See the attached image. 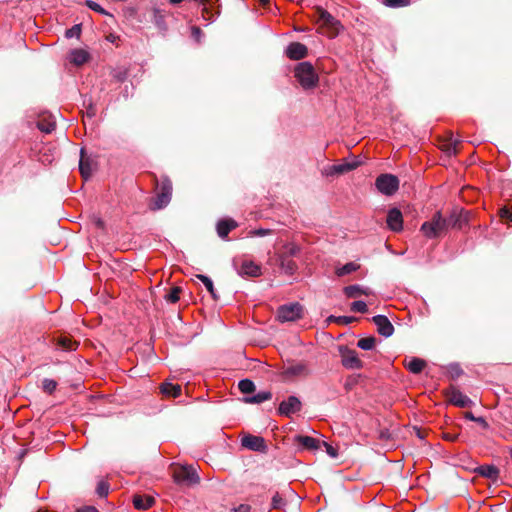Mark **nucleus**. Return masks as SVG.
<instances>
[{
    "label": "nucleus",
    "instance_id": "f257e3e1",
    "mask_svg": "<svg viewBox=\"0 0 512 512\" xmlns=\"http://www.w3.org/2000/svg\"><path fill=\"white\" fill-rule=\"evenodd\" d=\"M294 76L303 89H313L318 85L319 76L314 66L307 61L298 63L294 68Z\"/></svg>",
    "mask_w": 512,
    "mask_h": 512
},
{
    "label": "nucleus",
    "instance_id": "f03ea898",
    "mask_svg": "<svg viewBox=\"0 0 512 512\" xmlns=\"http://www.w3.org/2000/svg\"><path fill=\"white\" fill-rule=\"evenodd\" d=\"M170 469L173 480L178 485L193 486L200 482L196 468L192 465L172 464Z\"/></svg>",
    "mask_w": 512,
    "mask_h": 512
},
{
    "label": "nucleus",
    "instance_id": "7ed1b4c3",
    "mask_svg": "<svg viewBox=\"0 0 512 512\" xmlns=\"http://www.w3.org/2000/svg\"><path fill=\"white\" fill-rule=\"evenodd\" d=\"M314 17L318 23H321L322 33L329 38H334L339 34L342 25L332 14L320 6L315 8Z\"/></svg>",
    "mask_w": 512,
    "mask_h": 512
},
{
    "label": "nucleus",
    "instance_id": "20e7f679",
    "mask_svg": "<svg viewBox=\"0 0 512 512\" xmlns=\"http://www.w3.org/2000/svg\"><path fill=\"white\" fill-rule=\"evenodd\" d=\"M172 196V182L168 177H164L161 180L160 186H159V192L157 193L156 197L152 199L150 208L151 210H160L164 207H166Z\"/></svg>",
    "mask_w": 512,
    "mask_h": 512
},
{
    "label": "nucleus",
    "instance_id": "39448f33",
    "mask_svg": "<svg viewBox=\"0 0 512 512\" xmlns=\"http://www.w3.org/2000/svg\"><path fill=\"white\" fill-rule=\"evenodd\" d=\"M447 230V223L440 212H436L430 221L424 222L421 231L427 238H436Z\"/></svg>",
    "mask_w": 512,
    "mask_h": 512
},
{
    "label": "nucleus",
    "instance_id": "423d86ee",
    "mask_svg": "<svg viewBox=\"0 0 512 512\" xmlns=\"http://www.w3.org/2000/svg\"><path fill=\"white\" fill-rule=\"evenodd\" d=\"M303 311V306L294 302L278 307L276 316L280 322L296 321L303 317Z\"/></svg>",
    "mask_w": 512,
    "mask_h": 512
},
{
    "label": "nucleus",
    "instance_id": "0eeeda50",
    "mask_svg": "<svg viewBox=\"0 0 512 512\" xmlns=\"http://www.w3.org/2000/svg\"><path fill=\"white\" fill-rule=\"evenodd\" d=\"M377 189L385 195H393L399 188V179L392 174H381L375 181Z\"/></svg>",
    "mask_w": 512,
    "mask_h": 512
},
{
    "label": "nucleus",
    "instance_id": "6e6552de",
    "mask_svg": "<svg viewBox=\"0 0 512 512\" xmlns=\"http://www.w3.org/2000/svg\"><path fill=\"white\" fill-rule=\"evenodd\" d=\"M342 365L347 369H361L363 362L359 359L355 350L349 349L347 346L338 347Z\"/></svg>",
    "mask_w": 512,
    "mask_h": 512
},
{
    "label": "nucleus",
    "instance_id": "1a4fd4ad",
    "mask_svg": "<svg viewBox=\"0 0 512 512\" xmlns=\"http://www.w3.org/2000/svg\"><path fill=\"white\" fill-rule=\"evenodd\" d=\"M241 445L246 449L261 453H266L268 450V446L263 437L251 434H247L242 437Z\"/></svg>",
    "mask_w": 512,
    "mask_h": 512
},
{
    "label": "nucleus",
    "instance_id": "9d476101",
    "mask_svg": "<svg viewBox=\"0 0 512 512\" xmlns=\"http://www.w3.org/2000/svg\"><path fill=\"white\" fill-rule=\"evenodd\" d=\"M445 395L451 404L461 408L470 407L473 404L472 400L468 396L464 395L452 385L445 390Z\"/></svg>",
    "mask_w": 512,
    "mask_h": 512
},
{
    "label": "nucleus",
    "instance_id": "9b49d317",
    "mask_svg": "<svg viewBox=\"0 0 512 512\" xmlns=\"http://www.w3.org/2000/svg\"><path fill=\"white\" fill-rule=\"evenodd\" d=\"M448 228L461 229L469 221V214L464 209H454L448 218H444Z\"/></svg>",
    "mask_w": 512,
    "mask_h": 512
},
{
    "label": "nucleus",
    "instance_id": "f8f14e48",
    "mask_svg": "<svg viewBox=\"0 0 512 512\" xmlns=\"http://www.w3.org/2000/svg\"><path fill=\"white\" fill-rule=\"evenodd\" d=\"M361 162L359 160L345 161L340 164L328 166L324 170V174L327 176L342 175L350 172L359 167Z\"/></svg>",
    "mask_w": 512,
    "mask_h": 512
},
{
    "label": "nucleus",
    "instance_id": "ddd939ff",
    "mask_svg": "<svg viewBox=\"0 0 512 512\" xmlns=\"http://www.w3.org/2000/svg\"><path fill=\"white\" fill-rule=\"evenodd\" d=\"M238 274L242 277H259L261 275V266L253 261L244 260L238 267L236 260L233 262Z\"/></svg>",
    "mask_w": 512,
    "mask_h": 512
},
{
    "label": "nucleus",
    "instance_id": "4468645a",
    "mask_svg": "<svg viewBox=\"0 0 512 512\" xmlns=\"http://www.w3.org/2000/svg\"><path fill=\"white\" fill-rule=\"evenodd\" d=\"M301 401L296 396H289L287 400L280 403L278 412L281 415L289 417L291 414L301 410Z\"/></svg>",
    "mask_w": 512,
    "mask_h": 512
},
{
    "label": "nucleus",
    "instance_id": "2eb2a0df",
    "mask_svg": "<svg viewBox=\"0 0 512 512\" xmlns=\"http://www.w3.org/2000/svg\"><path fill=\"white\" fill-rule=\"evenodd\" d=\"M372 322L377 327V332L384 336L390 337L394 333V326L389 321V319L384 315H376L372 318Z\"/></svg>",
    "mask_w": 512,
    "mask_h": 512
},
{
    "label": "nucleus",
    "instance_id": "dca6fc26",
    "mask_svg": "<svg viewBox=\"0 0 512 512\" xmlns=\"http://www.w3.org/2000/svg\"><path fill=\"white\" fill-rule=\"evenodd\" d=\"M387 225L394 231L399 232L403 229V216L398 208H392L387 214Z\"/></svg>",
    "mask_w": 512,
    "mask_h": 512
},
{
    "label": "nucleus",
    "instance_id": "f3484780",
    "mask_svg": "<svg viewBox=\"0 0 512 512\" xmlns=\"http://www.w3.org/2000/svg\"><path fill=\"white\" fill-rule=\"evenodd\" d=\"M307 47L300 42H292L286 49V55L291 60H300L307 56Z\"/></svg>",
    "mask_w": 512,
    "mask_h": 512
},
{
    "label": "nucleus",
    "instance_id": "a211bd4d",
    "mask_svg": "<svg viewBox=\"0 0 512 512\" xmlns=\"http://www.w3.org/2000/svg\"><path fill=\"white\" fill-rule=\"evenodd\" d=\"M94 162L89 157L86 156L85 150L82 148L80 151V161H79V170L81 176L87 180L91 177L92 172L94 170Z\"/></svg>",
    "mask_w": 512,
    "mask_h": 512
},
{
    "label": "nucleus",
    "instance_id": "6ab92c4d",
    "mask_svg": "<svg viewBox=\"0 0 512 512\" xmlns=\"http://www.w3.org/2000/svg\"><path fill=\"white\" fill-rule=\"evenodd\" d=\"M475 473L492 481H497L500 476V470L495 465H481L475 468Z\"/></svg>",
    "mask_w": 512,
    "mask_h": 512
},
{
    "label": "nucleus",
    "instance_id": "aec40b11",
    "mask_svg": "<svg viewBox=\"0 0 512 512\" xmlns=\"http://www.w3.org/2000/svg\"><path fill=\"white\" fill-rule=\"evenodd\" d=\"M160 393L166 398H177L181 395L182 387L179 384H173L165 381L159 386Z\"/></svg>",
    "mask_w": 512,
    "mask_h": 512
},
{
    "label": "nucleus",
    "instance_id": "412c9836",
    "mask_svg": "<svg viewBox=\"0 0 512 512\" xmlns=\"http://www.w3.org/2000/svg\"><path fill=\"white\" fill-rule=\"evenodd\" d=\"M309 374L310 370L304 362L292 364L284 370V375L286 377L308 376Z\"/></svg>",
    "mask_w": 512,
    "mask_h": 512
},
{
    "label": "nucleus",
    "instance_id": "4be33fe9",
    "mask_svg": "<svg viewBox=\"0 0 512 512\" xmlns=\"http://www.w3.org/2000/svg\"><path fill=\"white\" fill-rule=\"evenodd\" d=\"M55 344L64 351H74L77 349L79 343L72 339L70 335L61 334L55 339Z\"/></svg>",
    "mask_w": 512,
    "mask_h": 512
},
{
    "label": "nucleus",
    "instance_id": "5701e85b",
    "mask_svg": "<svg viewBox=\"0 0 512 512\" xmlns=\"http://www.w3.org/2000/svg\"><path fill=\"white\" fill-rule=\"evenodd\" d=\"M238 224L234 219H222L217 223V234L220 238L224 239L228 236L229 232L237 228Z\"/></svg>",
    "mask_w": 512,
    "mask_h": 512
},
{
    "label": "nucleus",
    "instance_id": "b1692460",
    "mask_svg": "<svg viewBox=\"0 0 512 512\" xmlns=\"http://www.w3.org/2000/svg\"><path fill=\"white\" fill-rule=\"evenodd\" d=\"M294 441L300 445H302L307 450H317L321 447V441L305 435H297L294 438Z\"/></svg>",
    "mask_w": 512,
    "mask_h": 512
},
{
    "label": "nucleus",
    "instance_id": "393cba45",
    "mask_svg": "<svg viewBox=\"0 0 512 512\" xmlns=\"http://www.w3.org/2000/svg\"><path fill=\"white\" fill-rule=\"evenodd\" d=\"M155 499L150 495L136 494L133 496V505L138 510H147L153 506Z\"/></svg>",
    "mask_w": 512,
    "mask_h": 512
},
{
    "label": "nucleus",
    "instance_id": "a878e982",
    "mask_svg": "<svg viewBox=\"0 0 512 512\" xmlns=\"http://www.w3.org/2000/svg\"><path fill=\"white\" fill-rule=\"evenodd\" d=\"M404 366L413 374H419L423 371V369L425 368L426 366V361L421 359V358H417V357H412L410 358L409 360L405 359L404 361Z\"/></svg>",
    "mask_w": 512,
    "mask_h": 512
},
{
    "label": "nucleus",
    "instance_id": "bb28decb",
    "mask_svg": "<svg viewBox=\"0 0 512 512\" xmlns=\"http://www.w3.org/2000/svg\"><path fill=\"white\" fill-rule=\"evenodd\" d=\"M37 127L44 133H51L56 127V121L51 115H42L37 122Z\"/></svg>",
    "mask_w": 512,
    "mask_h": 512
},
{
    "label": "nucleus",
    "instance_id": "cd10ccee",
    "mask_svg": "<svg viewBox=\"0 0 512 512\" xmlns=\"http://www.w3.org/2000/svg\"><path fill=\"white\" fill-rule=\"evenodd\" d=\"M89 60V53L83 49H74L70 53V62L76 66L83 65Z\"/></svg>",
    "mask_w": 512,
    "mask_h": 512
},
{
    "label": "nucleus",
    "instance_id": "c85d7f7f",
    "mask_svg": "<svg viewBox=\"0 0 512 512\" xmlns=\"http://www.w3.org/2000/svg\"><path fill=\"white\" fill-rule=\"evenodd\" d=\"M272 398V393L270 391H260L253 396H248L244 398L245 403L250 404H259L264 401H268Z\"/></svg>",
    "mask_w": 512,
    "mask_h": 512
},
{
    "label": "nucleus",
    "instance_id": "c756f323",
    "mask_svg": "<svg viewBox=\"0 0 512 512\" xmlns=\"http://www.w3.org/2000/svg\"><path fill=\"white\" fill-rule=\"evenodd\" d=\"M344 293L348 298H356L361 295H369L370 291L363 289L359 285H350L344 288Z\"/></svg>",
    "mask_w": 512,
    "mask_h": 512
},
{
    "label": "nucleus",
    "instance_id": "7c9ffc66",
    "mask_svg": "<svg viewBox=\"0 0 512 512\" xmlns=\"http://www.w3.org/2000/svg\"><path fill=\"white\" fill-rule=\"evenodd\" d=\"M280 266L285 271V273L292 275L298 268L295 261L291 258H287L286 256H279Z\"/></svg>",
    "mask_w": 512,
    "mask_h": 512
},
{
    "label": "nucleus",
    "instance_id": "2f4dec72",
    "mask_svg": "<svg viewBox=\"0 0 512 512\" xmlns=\"http://www.w3.org/2000/svg\"><path fill=\"white\" fill-rule=\"evenodd\" d=\"M196 278H198L205 285L206 289L211 294L213 299L217 300L218 299V295L216 294V291H215V288H214L212 280L208 276H205V275H202V274L196 275Z\"/></svg>",
    "mask_w": 512,
    "mask_h": 512
},
{
    "label": "nucleus",
    "instance_id": "473e14b6",
    "mask_svg": "<svg viewBox=\"0 0 512 512\" xmlns=\"http://www.w3.org/2000/svg\"><path fill=\"white\" fill-rule=\"evenodd\" d=\"M356 320H357V318L352 317V316H334V315H331L326 319V321L328 323L335 322L339 325H348Z\"/></svg>",
    "mask_w": 512,
    "mask_h": 512
},
{
    "label": "nucleus",
    "instance_id": "72a5a7b5",
    "mask_svg": "<svg viewBox=\"0 0 512 512\" xmlns=\"http://www.w3.org/2000/svg\"><path fill=\"white\" fill-rule=\"evenodd\" d=\"M360 267L359 264L355 263V262H349V263H346L344 266H342L341 268H338L336 270V274L341 277V276H344V275H347V274H350L356 270H358Z\"/></svg>",
    "mask_w": 512,
    "mask_h": 512
},
{
    "label": "nucleus",
    "instance_id": "f704fd0d",
    "mask_svg": "<svg viewBox=\"0 0 512 512\" xmlns=\"http://www.w3.org/2000/svg\"><path fill=\"white\" fill-rule=\"evenodd\" d=\"M376 338L374 336L361 338L357 342V346L363 350H372L376 345Z\"/></svg>",
    "mask_w": 512,
    "mask_h": 512
},
{
    "label": "nucleus",
    "instance_id": "c9c22d12",
    "mask_svg": "<svg viewBox=\"0 0 512 512\" xmlns=\"http://www.w3.org/2000/svg\"><path fill=\"white\" fill-rule=\"evenodd\" d=\"M300 252V247L294 243H290L284 246V251L279 256H286L287 258H292L297 256Z\"/></svg>",
    "mask_w": 512,
    "mask_h": 512
},
{
    "label": "nucleus",
    "instance_id": "e433bc0d",
    "mask_svg": "<svg viewBox=\"0 0 512 512\" xmlns=\"http://www.w3.org/2000/svg\"><path fill=\"white\" fill-rule=\"evenodd\" d=\"M238 388L243 394H251L255 391V384L249 379H243L238 383Z\"/></svg>",
    "mask_w": 512,
    "mask_h": 512
},
{
    "label": "nucleus",
    "instance_id": "4c0bfd02",
    "mask_svg": "<svg viewBox=\"0 0 512 512\" xmlns=\"http://www.w3.org/2000/svg\"><path fill=\"white\" fill-rule=\"evenodd\" d=\"M182 292V288L175 286L170 289V291L164 296L165 300L170 303H176L180 299V294Z\"/></svg>",
    "mask_w": 512,
    "mask_h": 512
},
{
    "label": "nucleus",
    "instance_id": "58836bf2",
    "mask_svg": "<svg viewBox=\"0 0 512 512\" xmlns=\"http://www.w3.org/2000/svg\"><path fill=\"white\" fill-rule=\"evenodd\" d=\"M460 143L459 140H455L454 142L446 141L441 145V149L447 153L448 155L457 154V145Z\"/></svg>",
    "mask_w": 512,
    "mask_h": 512
},
{
    "label": "nucleus",
    "instance_id": "ea45409f",
    "mask_svg": "<svg viewBox=\"0 0 512 512\" xmlns=\"http://www.w3.org/2000/svg\"><path fill=\"white\" fill-rule=\"evenodd\" d=\"M57 387V382L53 379L45 378L42 382V388L48 394H52Z\"/></svg>",
    "mask_w": 512,
    "mask_h": 512
},
{
    "label": "nucleus",
    "instance_id": "a19ab883",
    "mask_svg": "<svg viewBox=\"0 0 512 512\" xmlns=\"http://www.w3.org/2000/svg\"><path fill=\"white\" fill-rule=\"evenodd\" d=\"M383 3L391 8H400L408 6L410 0H383Z\"/></svg>",
    "mask_w": 512,
    "mask_h": 512
},
{
    "label": "nucleus",
    "instance_id": "79ce46f5",
    "mask_svg": "<svg viewBox=\"0 0 512 512\" xmlns=\"http://www.w3.org/2000/svg\"><path fill=\"white\" fill-rule=\"evenodd\" d=\"M86 5L95 12L112 17L110 13H108L105 9H103L98 3L94 1L87 0Z\"/></svg>",
    "mask_w": 512,
    "mask_h": 512
},
{
    "label": "nucleus",
    "instance_id": "37998d69",
    "mask_svg": "<svg viewBox=\"0 0 512 512\" xmlns=\"http://www.w3.org/2000/svg\"><path fill=\"white\" fill-rule=\"evenodd\" d=\"M351 310L359 313H366L368 311L367 304L364 301H354L351 304Z\"/></svg>",
    "mask_w": 512,
    "mask_h": 512
},
{
    "label": "nucleus",
    "instance_id": "c03bdc74",
    "mask_svg": "<svg viewBox=\"0 0 512 512\" xmlns=\"http://www.w3.org/2000/svg\"><path fill=\"white\" fill-rule=\"evenodd\" d=\"M96 493L100 497H106L109 493V484L105 481H100L97 485Z\"/></svg>",
    "mask_w": 512,
    "mask_h": 512
},
{
    "label": "nucleus",
    "instance_id": "a18cd8bd",
    "mask_svg": "<svg viewBox=\"0 0 512 512\" xmlns=\"http://www.w3.org/2000/svg\"><path fill=\"white\" fill-rule=\"evenodd\" d=\"M271 505L273 509H281L285 506V501L278 492L272 497Z\"/></svg>",
    "mask_w": 512,
    "mask_h": 512
},
{
    "label": "nucleus",
    "instance_id": "49530a36",
    "mask_svg": "<svg viewBox=\"0 0 512 512\" xmlns=\"http://www.w3.org/2000/svg\"><path fill=\"white\" fill-rule=\"evenodd\" d=\"M271 233H272V230H270V229L259 228V229L250 230L248 232V236L249 237H256V236L263 237V236L269 235Z\"/></svg>",
    "mask_w": 512,
    "mask_h": 512
},
{
    "label": "nucleus",
    "instance_id": "de8ad7c7",
    "mask_svg": "<svg viewBox=\"0 0 512 512\" xmlns=\"http://www.w3.org/2000/svg\"><path fill=\"white\" fill-rule=\"evenodd\" d=\"M80 34H81V25L80 24H76V25L72 26L65 33L67 38H72L74 36L79 37Z\"/></svg>",
    "mask_w": 512,
    "mask_h": 512
},
{
    "label": "nucleus",
    "instance_id": "09e8293b",
    "mask_svg": "<svg viewBox=\"0 0 512 512\" xmlns=\"http://www.w3.org/2000/svg\"><path fill=\"white\" fill-rule=\"evenodd\" d=\"M321 445H323L326 449V452L329 456H331L332 458H336L337 455H338V451L335 447H333L332 445H330L329 443L323 441L321 442Z\"/></svg>",
    "mask_w": 512,
    "mask_h": 512
},
{
    "label": "nucleus",
    "instance_id": "8fccbe9b",
    "mask_svg": "<svg viewBox=\"0 0 512 512\" xmlns=\"http://www.w3.org/2000/svg\"><path fill=\"white\" fill-rule=\"evenodd\" d=\"M499 216L502 219H507L512 222V210H510L507 206H504L499 210Z\"/></svg>",
    "mask_w": 512,
    "mask_h": 512
},
{
    "label": "nucleus",
    "instance_id": "3c124183",
    "mask_svg": "<svg viewBox=\"0 0 512 512\" xmlns=\"http://www.w3.org/2000/svg\"><path fill=\"white\" fill-rule=\"evenodd\" d=\"M251 509L248 504H240L238 507L232 508L230 512H249Z\"/></svg>",
    "mask_w": 512,
    "mask_h": 512
},
{
    "label": "nucleus",
    "instance_id": "603ef678",
    "mask_svg": "<svg viewBox=\"0 0 512 512\" xmlns=\"http://www.w3.org/2000/svg\"><path fill=\"white\" fill-rule=\"evenodd\" d=\"M413 430L415 431V434L417 437L421 440L425 439L427 436V431L425 429L419 428V427H413Z\"/></svg>",
    "mask_w": 512,
    "mask_h": 512
},
{
    "label": "nucleus",
    "instance_id": "864d4df0",
    "mask_svg": "<svg viewBox=\"0 0 512 512\" xmlns=\"http://www.w3.org/2000/svg\"><path fill=\"white\" fill-rule=\"evenodd\" d=\"M459 437V434H452V433H444L443 434V438L447 441H451V442H454L458 439Z\"/></svg>",
    "mask_w": 512,
    "mask_h": 512
},
{
    "label": "nucleus",
    "instance_id": "5fc2aeb1",
    "mask_svg": "<svg viewBox=\"0 0 512 512\" xmlns=\"http://www.w3.org/2000/svg\"><path fill=\"white\" fill-rule=\"evenodd\" d=\"M474 422H476L479 425H481L484 429H488L489 428V424L487 423V421L483 417H476V420Z\"/></svg>",
    "mask_w": 512,
    "mask_h": 512
},
{
    "label": "nucleus",
    "instance_id": "6e6d98bb",
    "mask_svg": "<svg viewBox=\"0 0 512 512\" xmlns=\"http://www.w3.org/2000/svg\"><path fill=\"white\" fill-rule=\"evenodd\" d=\"M75 512H99V511L93 506H86V507L77 509Z\"/></svg>",
    "mask_w": 512,
    "mask_h": 512
},
{
    "label": "nucleus",
    "instance_id": "4d7b16f0",
    "mask_svg": "<svg viewBox=\"0 0 512 512\" xmlns=\"http://www.w3.org/2000/svg\"><path fill=\"white\" fill-rule=\"evenodd\" d=\"M95 114H96V109L92 105H89V107L87 109V115L89 117H93V116H95Z\"/></svg>",
    "mask_w": 512,
    "mask_h": 512
},
{
    "label": "nucleus",
    "instance_id": "13d9d810",
    "mask_svg": "<svg viewBox=\"0 0 512 512\" xmlns=\"http://www.w3.org/2000/svg\"><path fill=\"white\" fill-rule=\"evenodd\" d=\"M464 417L467 419V420H470V421H475L476 420V417L473 415L472 412L470 411H467L464 413Z\"/></svg>",
    "mask_w": 512,
    "mask_h": 512
},
{
    "label": "nucleus",
    "instance_id": "bf43d9fd",
    "mask_svg": "<svg viewBox=\"0 0 512 512\" xmlns=\"http://www.w3.org/2000/svg\"><path fill=\"white\" fill-rule=\"evenodd\" d=\"M452 369L454 371V375L455 376H459V375H461L463 373V371L458 366H455Z\"/></svg>",
    "mask_w": 512,
    "mask_h": 512
},
{
    "label": "nucleus",
    "instance_id": "052dcab7",
    "mask_svg": "<svg viewBox=\"0 0 512 512\" xmlns=\"http://www.w3.org/2000/svg\"><path fill=\"white\" fill-rule=\"evenodd\" d=\"M262 7H267L270 4V0H258Z\"/></svg>",
    "mask_w": 512,
    "mask_h": 512
},
{
    "label": "nucleus",
    "instance_id": "680f3d73",
    "mask_svg": "<svg viewBox=\"0 0 512 512\" xmlns=\"http://www.w3.org/2000/svg\"><path fill=\"white\" fill-rule=\"evenodd\" d=\"M446 141H448V142H454V141H455V140L453 139V134H452V132H449V133H448V136H447Z\"/></svg>",
    "mask_w": 512,
    "mask_h": 512
},
{
    "label": "nucleus",
    "instance_id": "e2e57ef3",
    "mask_svg": "<svg viewBox=\"0 0 512 512\" xmlns=\"http://www.w3.org/2000/svg\"><path fill=\"white\" fill-rule=\"evenodd\" d=\"M96 225H97L99 228H103V227H104V222H103L101 219H97V221H96Z\"/></svg>",
    "mask_w": 512,
    "mask_h": 512
},
{
    "label": "nucleus",
    "instance_id": "0e129e2a",
    "mask_svg": "<svg viewBox=\"0 0 512 512\" xmlns=\"http://www.w3.org/2000/svg\"><path fill=\"white\" fill-rule=\"evenodd\" d=\"M200 33H201L200 28H198V27H193V34H194V35H200Z\"/></svg>",
    "mask_w": 512,
    "mask_h": 512
},
{
    "label": "nucleus",
    "instance_id": "69168bd1",
    "mask_svg": "<svg viewBox=\"0 0 512 512\" xmlns=\"http://www.w3.org/2000/svg\"><path fill=\"white\" fill-rule=\"evenodd\" d=\"M117 79H118L119 81H123V80H124V77H123V76H121V75H118V76H117Z\"/></svg>",
    "mask_w": 512,
    "mask_h": 512
},
{
    "label": "nucleus",
    "instance_id": "338daca9",
    "mask_svg": "<svg viewBox=\"0 0 512 512\" xmlns=\"http://www.w3.org/2000/svg\"><path fill=\"white\" fill-rule=\"evenodd\" d=\"M160 23H161V20H160V19H157V20H156V24L159 26V25H160Z\"/></svg>",
    "mask_w": 512,
    "mask_h": 512
}]
</instances>
